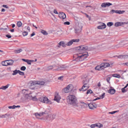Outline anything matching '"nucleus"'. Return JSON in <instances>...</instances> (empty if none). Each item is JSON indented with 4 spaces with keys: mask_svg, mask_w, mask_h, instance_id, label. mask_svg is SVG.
I'll return each mask as SVG.
<instances>
[{
    "mask_svg": "<svg viewBox=\"0 0 128 128\" xmlns=\"http://www.w3.org/2000/svg\"><path fill=\"white\" fill-rule=\"evenodd\" d=\"M68 103L72 105L78 106V103L76 97L73 95H69L67 98Z\"/></svg>",
    "mask_w": 128,
    "mask_h": 128,
    "instance_id": "nucleus-1",
    "label": "nucleus"
},
{
    "mask_svg": "<svg viewBox=\"0 0 128 128\" xmlns=\"http://www.w3.org/2000/svg\"><path fill=\"white\" fill-rule=\"evenodd\" d=\"M88 56V53L85 52L76 54L74 56V57L75 58V60L76 61H81L85 59Z\"/></svg>",
    "mask_w": 128,
    "mask_h": 128,
    "instance_id": "nucleus-2",
    "label": "nucleus"
},
{
    "mask_svg": "<svg viewBox=\"0 0 128 128\" xmlns=\"http://www.w3.org/2000/svg\"><path fill=\"white\" fill-rule=\"evenodd\" d=\"M39 100L41 102L46 104H51V101L46 96H42L38 98Z\"/></svg>",
    "mask_w": 128,
    "mask_h": 128,
    "instance_id": "nucleus-3",
    "label": "nucleus"
},
{
    "mask_svg": "<svg viewBox=\"0 0 128 128\" xmlns=\"http://www.w3.org/2000/svg\"><path fill=\"white\" fill-rule=\"evenodd\" d=\"M73 89V86L72 84H70L64 88L63 91L65 93H68L72 91Z\"/></svg>",
    "mask_w": 128,
    "mask_h": 128,
    "instance_id": "nucleus-4",
    "label": "nucleus"
},
{
    "mask_svg": "<svg viewBox=\"0 0 128 128\" xmlns=\"http://www.w3.org/2000/svg\"><path fill=\"white\" fill-rule=\"evenodd\" d=\"M82 26L81 25L78 24V26H77L75 28V32L76 34H78L80 33L82 30Z\"/></svg>",
    "mask_w": 128,
    "mask_h": 128,
    "instance_id": "nucleus-5",
    "label": "nucleus"
},
{
    "mask_svg": "<svg viewBox=\"0 0 128 128\" xmlns=\"http://www.w3.org/2000/svg\"><path fill=\"white\" fill-rule=\"evenodd\" d=\"M56 67V68L57 67L56 69L54 70L55 71H59L60 70H64L66 69L67 67L65 65H62L60 66H58Z\"/></svg>",
    "mask_w": 128,
    "mask_h": 128,
    "instance_id": "nucleus-6",
    "label": "nucleus"
},
{
    "mask_svg": "<svg viewBox=\"0 0 128 128\" xmlns=\"http://www.w3.org/2000/svg\"><path fill=\"white\" fill-rule=\"evenodd\" d=\"M78 49L80 52H83L88 50V47L87 46H81L78 47Z\"/></svg>",
    "mask_w": 128,
    "mask_h": 128,
    "instance_id": "nucleus-7",
    "label": "nucleus"
},
{
    "mask_svg": "<svg viewBox=\"0 0 128 128\" xmlns=\"http://www.w3.org/2000/svg\"><path fill=\"white\" fill-rule=\"evenodd\" d=\"M88 88V86L87 85V84L84 82V84L81 88L79 89L80 91H84L87 90Z\"/></svg>",
    "mask_w": 128,
    "mask_h": 128,
    "instance_id": "nucleus-8",
    "label": "nucleus"
},
{
    "mask_svg": "<svg viewBox=\"0 0 128 128\" xmlns=\"http://www.w3.org/2000/svg\"><path fill=\"white\" fill-rule=\"evenodd\" d=\"M61 99V97L58 94L56 93L55 95L54 100L58 102L59 103L60 102V101Z\"/></svg>",
    "mask_w": 128,
    "mask_h": 128,
    "instance_id": "nucleus-9",
    "label": "nucleus"
},
{
    "mask_svg": "<svg viewBox=\"0 0 128 128\" xmlns=\"http://www.w3.org/2000/svg\"><path fill=\"white\" fill-rule=\"evenodd\" d=\"M112 5V3L110 2H104L102 3L101 5V6L102 8H105L107 7H108Z\"/></svg>",
    "mask_w": 128,
    "mask_h": 128,
    "instance_id": "nucleus-10",
    "label": "nucleus"
},
{
    "mask_svg": "<svg viewBox=\"0 0 128 128\" xmlns=\"http://www.w3.org/2000/svg\"><path fill=\"white\" fill-rule=\"evenodd\" d=\"M61 46H62L63 47H65L66 46V44L63 41H61L59 42L57 45L56 46L58 48H60Z\"/></svg>",
    "mask_w": 128,
    "mask_h": 128,
    "instance_id": "nucleus-11",
    "label": "nucleus"
},
{
    "mask_svg": "<svg viewBox=\"0 0 128 128\" xmlns=\"http://www.w3.org/2000/svg\"><path fill=\"white\" fill-rule=\"evenodd\" d=\"M58 16L60 18L63 19H64L66 18V14L62 12H60L59 13Z\"/></svg>",
    "mask_w": 128,
    "mask_h": 128,
    "instance_id": "nucleus-12",
    "label": "nucleus"
},
{
    "mask_svg": "<svg viewBox=\"0 0 128 128\" xmlns=\"http://www.w3.org/2000/svg\"><path fill=\"white\" fill-rule=\"evenodd\" d=\"M101 25L97 27L98 29H102L105 28L106 26L105 23H102Z\"/></svg>",
    "mask_w": 128,
    "mask_h": 128,
    "instance_id": "nucleus-13",
    "label": "nucleus"
},
{
    "mask_svg": "<svg viewBox=\"0 0 128 128\" xmlns=\"http://www.w3.org/2000/svg\"><path fill=\"white\" fill-rule=\"evenodd\" d=\"M128 56L127 55H120L118 56H114L115 58H119L120 59H122L123 58H128Z\"/></svg>",
    "mask_w": 128,
    "mask_h": 128,
    "instance_id": "nucleus-14",
    "label": "nucleus"
},
{
    "mask_svg": "<svg viewBox=\"0 0 128 128\" xmlns=\"http://www.w3.org/2000/svg\"><path fill=\"white\" fill-rule=\"evenodd\" d=\"M103 69L104 68L109 66H110V64L108 63H103L101 64Z\"/></svg>",
    "mask_w": 128,
    "mask_h": 128,
    "instance_id": "nucleus-15",
    "label": "nucleus"
},
{
    "mask_svg": "<svg viewBox=\"0 0 128 128\" xmlns=\"http://www.w3.org/2000/svg\"><path fill=\"white\" fill-rule=\"evenodd\" d=\"M44 112H40L39 114L37 113H35V115L37 118H38L39 117L42 116H43L44 115Z\"/></svg>",
    "mask_w": 128,
    "mask_h": 128,
    "instance_id": "nucleus-16",
    "label": "nucleus"
},
{
    "mask_svg": "<svg viewBox=\"0 0 128 128\" xmlns=\"http://www.w3.org/2000/svg\"><path fill=\"white\" fill-rule=\"evenodd\" d=\"M124 23L122 22H116L114 24V26H118L122 25Z\"/></svg>",
    "mask_w": 128,
    "mask_h": 128,
    "instance_id": "nucleus-17",
    "label": "nucleus"
},
{
    "mask_svg": "<svg viewBox=\"0 0 128 128\" xmlns=\"http://www.w3.org/2000/svg\"><path fill=\"white\" fill-rule=\"evenodd\" d=\"M95 69L96 70H100L103 69V68H102V66L101 64L100 65H98L96 66L95 68Z\"/></svg>",
    "mask_w": 128,
    "mask_h": 128,
    "instance_id": "nucleus-18",
    "label": "nucleus"
},
{
    "mask_svg": "<svg viewBox=\"0 0 128 128\" xmlns=\"http://www.w3.org/2000/svg\"><path fill=\"white\" fill-rule=\"evenodd\" d=\"M29 86H34L37 84L36 81H31L29 83Z\"/></svg>",
    "mask_w": 128,
    "mask_h": 128,
    "instance_id": "nucleus-19",
    "label": "nucleus"
},
{
    "mask_svg": "<svg viewBox=\"0 0 128 128\" xmlns=\"http://www.w3.org/2000/svg\"><path fill=\"white\" fill-rule=\"evenodd\" d=\"M6 60L8 66L12 64L14 62V61L12 60Z\"/></svg>",
    "mask_w": 128,
    "mask_h": 128,
    "instance_id": "nucleus-20",
    "label": "nucleus"
},
{
    "mask_svg": "<svg viewBox=\"0 0 128 128\" xmlns=\"http://www.w3.org/2000/svg\"><path fill=\"white\" fill-rule=\"evenodd\" d=\"M96 127H97L99 128H101L103 126V125L99 122H98L95 124Z\"/></svg>",
    "mask_w": 128,
    "mask_h": 128,
    "instance_id": "nucleus-21",
    "label": "nucleus"
},
{
    "mask_svg": "<svg viewBox=\"0 0 128 128\" xmlns=\"http://www.w3.org/2000/svg\"><path fill=\"white\" fill-rule=\"evenodd\" d=\"M56 66H56V65H54L52 66H50L48 67L47 69L48 70H50L53 68H56Z\"/></svg>",
    "mask_w": 128,
    "mask_h": 128,
    "instance_id": "nucleus-22",
    "label": "nucleus"
},
{
    "mask_svg": "<svg viewBox=\"0 0 128 128\" xmlns=\"http://www.w3.org/2000/svg\"><path fill=\"white\" fill-rule=\"evenodd\" d=\"M9 85L10 84H8L6 86H2L0 88V89H2L3 90H5L8 87Z\"/></svg>",
    "mask_w": 128,
    "mask_h": 128,
    "instance_id": "nucleus-23",
    "label": "nucleus"
},
{
    "mask_svg": "<svg viewBox=\"0 0 128 128\" xmlns=\"http://www.w3.org/2000/svg\"><path fill=\"white\" fill-rule=\"evenodd\" d=\"M116 90L114 89H110L108 90V92L111 94H113L115 92Z\"/></svg>",
    "mask_w": 128,
    "mask_h": 128,
    "instance_id": "nucleus-24",
    "label": "nucleus"
},
{
    "mask_svg": "<svg viewBox=\"0 0 128 128\" xmlns=\"http://www.w3.org/2000/svg\"><path fill=\"white\" fill-rule=\"evenodd\" d=\"M44 82L43 81H36V84H37L42 85L44 84Z\"/></svg>",
    "mask_w": 128,
    "mask_h": 128,
    "instance_id": "nucleus-25",
    "label": "nucleus"
},
{
    "mask_svg": "<svg viewBox=\"0 0 128 128\" xmlns=\"http://www.w3.org/2000/svg\"><path fill=\"white\" fill-rule=\"evenodd\" d=\"M26 97L29 99L32 100V96L30 94H27L26 96Z\"/></svg>",
    "mask_w": 128,
    "mask_h": 128,
    "instance_id": "nucleus-26",
    "label": "nucleus"
},
{
    "mask_svg": "<svg viewBox=\"0 0 128 128\" xmlns=\"http://www.w3.org/2000/svg\"><path fill=\"white\" fill-rule=\"evenodd\" d=\"M34 61H35L34 60H28L26 62L28 64H29V65H31V63L33 62Z\"/></svg>",
    "mask_w": 128,
    "mask_h": 128,
    "instance_id": "nucleus-27",
    "label": "nucleus"
},
{
    "mask_svg": "<svg viewBox=\"0 0 128 128\" xmlns=\"http://www.w3.org/2000/svg\"><path fill=\"white\" fill-rule=\"evenodd\" d=\"M22 49L16 50H14V52L16 53H18L22 52Z\"/></svg>",
    "mask_w": 128,
    "mask_h": 128,
    "instance_id": "nucleus-28",
    "label": "nucleus"
},
{
    "mask_svg": "<svg viewBox=\"0 0 128 128\" xmlns=\"http://www.w3.org/2000/svg\"><path fill=\"white\" fill-rule=\"evenodd\" d=\"M73 43L72 40H70L67 43L66 45L67 46H70Z\"/></svg>",
    "mask_w": 128,
    "mask_h": 128,
    "instance_id": "nucleus-29",
    "label": "nucleus"
},
{
    "mask_svg": "<svg viewBox=\"0 0 128 128\" xmlns=\"http://www.w3.org/2000/svg\"><path fill=\"white\" fill-rule=\"evenodd\" d=\"M88 106L90 109H93L94 106L93 104H88Z\"/></svg>",
    "mask_w": 128,
    "mask_h": 128,
    "instance_id": "nucleus-30",
    "label": "nucleus"
},
{
    "mask_svg": "<svg viewBox=\"0 0 128 128\" xmlns=\"http://www.w3.org/2000/svg\"><path fill=\"white\" fill-rule=\"evenodd\" d=\"M2 64L3 66H7V60L3 61L2 62Z\"/></svg>",
    "mask_w": 128,
    "mask_h": 128,
    "instance_id": "nucleus-31",
    "label": "nucleus"
},
{
    "mask_svg": "<svg viewBox=\"0 0 128 128\" xmlns=\"http://www.w3.org/2000/svg\"><path fill=\"white\" fill-rule=\"evenodd\" d=\"M18 70H16L13 71V73L12 74V75H16L18 73Z\"/></svg>",
    "mask_w": 128,
    "mask_h": 128,
    "instance_id": "nucleus-32",
    "label": "nucleus"
},
{
    "mask_svg": "<svg viewBox=\"0 0 128 128\" xmlns=\"http://www.w3.org/2000/svg\"><path fill=\"white\" fill-rule=\"evenodd\" d=\"M41 32L44 35H47L48 34V33L46 31L43 30H41Z\"/></svg>",
    "mask_w": 128,
    "mask_h": 128,
    "instance_id": "nucleus-33",
    "label": "nucleus"
},
{
    "mask_svg": "<svg viewBox=\"0 0 128 128\" xmlns=\"http://www.w3.org/2000/svg\"><path fill=\"white\" fill-rule=\"evenodd\" d=\"M113 25V23L112 22H110L107 23V25L108 26L110 27Z\"/></svg>",
    "mask_w": 128,
    "mask_h": 128,
    "instance_id": "nucleus-34",
    "label": "nucleus"
},
{
    "mask_svg": "<svg viewBox=\"0 0 128 128\" xmlns=\"http://www.w3.org/2000/svg\"><path fill=\"white\" fill-rule=\"evenodd\" d=\"M112 76L113 77L118 78H119L120 77V75L117 74H114Z\"/></svg>",
    "mask_w": 128,
    "mask_h": 128,
    "instance_id": "nucleus-35",
    "label": "nucleus"
},
{
    "mask_svg": "<svg viewBox=\"0 0 128 128\" xmlns=\"http://www.w3.org/2000/svg\"><path fill=\"white\" fill-rule=\"evenodd\" d=\"M22 23L20 21H19L17 23V25L18 27H20L22 25Z\"/></svg>",
    "mask_w": 128,
    "mask_h": 128,
    "instance_id": "nucleus-36",
    "label": "nucleus"
},
{
    "mask_svg": "<svg viewBox=\"0 0 128 128\" xmlns=\"http://www.w3.org/2000/svg\"><path fill=\"white\" fill-rule=\"evenodd\" d=\"M119 112V110H117V111H113V112H109V114H113L116 112Z\"/></svg>",
    "mask_w": 128,
    "mask_h": 128,
    "instance_id": "nucleus-37",
    "label": "nucleus"
},
{
    "mask_svg": "<svg viewBox=\"0 0 128 128\" xmlns=\"http://www.w3.org/2000/svg\"><path fill=\"white\" fill-rule=\"evenodd\" d=\"M18 73L19 74L22 76H23L24 75V72H21L19 70H18Z\"/></svg>",
    "mask_w": 128,
    "mask_h": 128,
    "instance_id": "nucleus-38",
    "label": "nucleus"
},
{
    "mask_svg": "<svg viewBox=\"0 0 128 128\" xmlns=\"http://www.w3.org/2000/svg\"><path fill=\"white\" fill-rule=\"evenodd\" d=\"M111 77H108L106 78V80L107 82L109 83V84H110V79Z\"/></svg>",
    "mask_w": 128,
    "mask_h": 128,
    "instance_id": "nucleus-39",
    "label": "nucleus"
},
{
    "mask_svg": "<svg viewBox=\"0 0 128 128\" xmlns=\"http://www.w3.org/2000/svg\"><path fill=\"white\" fill-rule=\"evenodd\" d=\"M92 92V91L90 90H88L87 92V94H91Z\"/></svg>",
    "mask_w": 128,
    "mask_h": 128,
    "instance_id": "nucleus-40",
    "label": "nucleus"
},
{
    "mask_svg": "<svg viewBox=\"0 0 128 128\" xmlns=\"http://www.w3.org/2000/svg\"><path fill=\"white\" fill-rule=\"evenodd\" d=\"M73 42H78L79 41V39H73L72 40Z\"/></svg>",
    "mask_w": 128,
    "mask_h": 128,
    "instance_id": "nucleus-41",
    "label": "nucleus"
},
{
    "mask_svg": "<svg viewBox=\"0 0 128 128\" xmlns=\"http://www.w3.org/2000/svg\"><path fill=\"white\" fill-rule=\"evenodd\" d=\"M55 118V115L54 114H52L50 116V118L51 119H54Z\"/></svg>",
    "mask_w": 128,
    "mask_h": 128,
    "instance_id": "nucleus-42",
    "label": "nucleus"
},
{
    "mask_svg": "<svg viewBox=\"0 0 128 128\" xmlns=\"http://www.w3.org/2000/svg\"><path fill=\"white\" fill-rule=\"evenodd\" d=\"M26 68L25 66H22L20 68V70H25L26 69Z\"/></svg>",
    "mask_w": 128,
    "mask_h": 128,
    "instance_id": "nucleus-43",
    "label": "nucleus"
},
{
    "mask_svg": "<svg viewBox=\"0 0 128 128\" xmlns=\"http://www.w3.org/2000/svg\"><path fill=\"white\" fill-rule=\"evenodd\" d=\"M121 90L122 92L123 93L127 91V90H126L125 89V88H122L121 89Z\"/></svg>",
    "mask_w": 128,
    "mask_h": 128,
    "instance_id": "nucleus-44",
    "label": "nucleus"
},
{
    "mask_svg": "<svg viewBox=\"0 0 128 128\" xmlns=\"http://www.w3.org/2000/svg\"><path fill=\"white\" fill-rule=\"evenodd\" d=\"M125 11L124 10L120 11V10H118V14H122Z\"/></svg>",
    "mask_w": 128,
    "mask_h": 128,
    "instance_id": "nucleus-45",
    "label": "nucleus"
},
{
    "mask_svg": "<svg viewBox=\"0 0 128 128\" xmlns=\"http://www.w3.org/2000/svg\"><path fill=\"white\" fill-rule=\"evenodd\" d=\"M104 94L105 93H103L102 94L101 96H100V98H104Z\"/></svg>",
    "mask_w": 128,
    "mask_h": 128,
    "instance_id": "nucleus-46",
    "label": "nucleus"
},
{
    "mask_svg": "<svg viewBox=\"0 0 128 128\" xmlns=\"http://www.w3.org/2000/svg\"><path fill=\"white\" fill-rule=\"evenodd\" d=\"M8 108L9 109H14L15 108L14 105L13 106H9Z\"/></svg>",
    "mask_w": 128,
    "mask_h": 128,
    "instance_id": "nucleus-47",
    "label": "nucleus"
},
{
    "mask_svg": "<svg viewBox=\"0 0 128 128\" xmlns=\"http://www.w3.org/2000/svg\"><path fill=\"white\" fill-rule=\"evenodd\" d=\"M32 100L34 101H36L37 100V98H36V96L32 97Z\"/></svg>",
    "mask_w": 128,
    "mask_h": 128,
    "instance_id": "nucleus-48",
    "label": "nucleus"
},
{
    "mask_svg": "<svg viewBox=\"0 0 128 128\" xmlns=\"http://www.w3.org/2000/svg\"><path fill=\"white\" fill-rule=\"evenodd\" d=\"M28 34V32H23V35L24 36H26Z\"/></svg>",
    "mask_w": 128,
    "mask_h": 128,
    "instance_id": "nucleus-49",
    "label": "nucleus"
},
{
    "mask_svg": "<svg viewBox=\"0 0 128 128\" xmlns=\"http://www.w3.org/2000/svg\"><path fill=\"white\" fill-rule=\"evenodd\" d=\"M90 127L91 128H94L96 127L95 124H92L90 125Z\"/></svg>",
    "mask_w": 128,
    "mask_h": 128,
    "instance_id": "nucleus-50",
    "label": "nucleus"
},
{
    "mask_svg": "<svg viewBox=\"0 0 128 128\" xmlns=\"http://www.w3.org/2000/svg\"><path fill=\"white\" fill-rule=\"evenodd\" d=\"M70 24V22H65L64 23V25H69Z\"/></svg>",
    "mask_w": 128,
    "mask_h": 128,
    "instance_id": "nucleus-51",
    "label": "nucleus"
},
{
    "mask_svg": "<svg viewBox=\"0 0 128 128\" xmlns=\"http://www.w3.org/2000/svg\"><path fill=\"white\" fill-rule=\"evenodd\" d=\"M54 12L55 13V14H58V12H57V10H55L54 9Z\"/></svg>",
    "mask_w": 128,
    "mask_h": 128,
    "instance_id": "nucleus-52",
    "label": "nucleus"
},
{
    "mask_svg": "<svg viewBox=\"0 0 128 128\" xmlns=\"http://www.w3.org/2000/svg\"><path fill=\"white\" fill-rule=\"evenodd\" d=\"M6 36L8 38H11V36L10 35L7 34L6 35Z\"/></svg>",
    "mask_w": 128,
    "mask_h": 128,
    "instance_id": "nucleus-53",
    "label": "nucleus"
},
{
    "mask_svg": "<svg viewBox=\"0 0 128 128\" xmlns=\"http://www.w3.org/2000/svg\"><path fill=\"white\" fill-rule=\"evenodd\" d=\"M63 77V76H60V77H58V80H61L62 79Z\"/></svg>",
    "mask_w": 128,
    "mask_h": 128,
    "instance_id": "nucleus-54",
    "label": "nucleus"
},
{
    "mask_svg": "<svg viewBox=\"0 0 128 128\" xmlns=\"http://www.w3.org/2000/svg\"><path fill=\"white\" fill-rule=\"evenodd\" d=\"M3 7H4L6 8H8V6L6 5H3L2 6Z\"/></svg>",
    "mask_w": 128,
    "mask_h": 128,
    "instance_id": "nucleus-55",
    "label": "nucleus"
},
{
    "mask_svg": "<svg viewBox=\"0 0 128 128\" xmlns=\"http://www.w3.org/2000/svg\"><path fill=\"white\" fill-rule=\"evenodd\" d=\"M115 12V10H112L110 11L111 13L112 14L114 12Z\"/></svg>",
    "mask_w": 128,
    "mask_h": 128,
    "instance_id": "nucleus-56",
    "label": "nucleus"
},
{
    "mask_svg": "<svg viewBox=\"0 0 128 128\" xmlns=\"http://www.w3.org/2000/svg\"><path fill=\"white\" fill-rule=\"evenodd\" d=\"M0 117L2 118H5L6 117L5 114L2 115L0 116Z\"/></svg>",
    "mask_w": 128,
    "mask_h": 128,
    "instance_id": "nucleus-57",
    "label": "nucleus"
},
{
    "mask_svg": "<svg viewBox=\"0 0 128 128\" xmlns=\"http://www.w3.org/2000/svg\"><path fill=\"white\" fill-rule=\"evenodd\" d=\"M100 98H98V97H97V98H96L95 99H94V100H93V101H95V100H98V99H100Z\"/></svg>",
    "mask_w": 128,
    "mask_h": 128,
    "instance_id": "nucleus-58",
    "label": "nucleus"
},
{
    "mask_svg": "<svg viewBox=\"0 0 128 128\" xmlns=\"http://www.w3.org/2000/svg\"><path fill=\"white\" fill-rule=\"evenodd\" d=\"M35 35V34L34 33V32H33V33L31 34L30 36L31 37L32 36H34V35Z\"/></svg>",
    "mask_w": 128,
    "mask_h": 128,
    "instance_id": "nucleus-59",
    "label": "nucleus"
},
{
    "mask_svg": "<svg viewBox=\"0 0 128 128\" xmlns=\"http://www.w3.org/2000/svg\"><path fill=\"white\" fill-rule=\"evenodd\" d=\"M5 116H6H6L8 117L10 116V114H5Z\"/></svg>",
    "mask_w": 128,
    "mask_h": 128,
    "instance_id": "nucleus-60",
    "label": "nucleus"
},
{
    "mask_svg": "<svg viewBox=\"0 0 128 128\" xmlns=\"http://www.w3.org/2000/svg\"><path fill=\"white\" fill-rule=\"evenodd\" d=\"M14 107H15V108H20V106H16L14 105Z\"/></svg>",
    "mask_w": 128,
    "mask_h": 128,
    "instance_id": "nucleus-61",
    "label": "nucleus"
},
{
    "mask_svg": "<svg viewBox=\"0 0 128 128\" xmlns=\"http://www.w3.org/2000/svg\"><path fill=\"white\" fill-rule=\"evenodd\" d=\"M12 27L13 28H14L15 26V24H12Z\"/></svg>",
    "mask_w": 128,
    "mask_h": 128,
    "instance_id": "nucleus-62",
    "label": "nucleus"
},
{
    "mask_svg": "<svg viewBox=\"0 0 128 128\" xmlns=\"http://www.w3.org/2000/svg\"><path fill=\"white\" fill-rule=\"evenodd\" d=\"M100 86V82H99L98 84V86Z\"/></svg>",
    "mask_w": 128,
    "mask_h": 128,
    "instance_id": "nucleus-63",
    "label": "nucleus"
},
{
    "mask_svg": "<svg viewBox=\"0 0 128 128\" xmlns=\"http://www.w3.org/2000/svg\"><path fill=\"white\" fill-rule=\"evenodd\" d=\"M124 64L126 66H128V62H126Z\"/></svg>",
    "mask_w": 128,
    "mask_h": 128,
    "instance_id": "nucleus-64",
    "label": "nucleus"
}]
</instances>
